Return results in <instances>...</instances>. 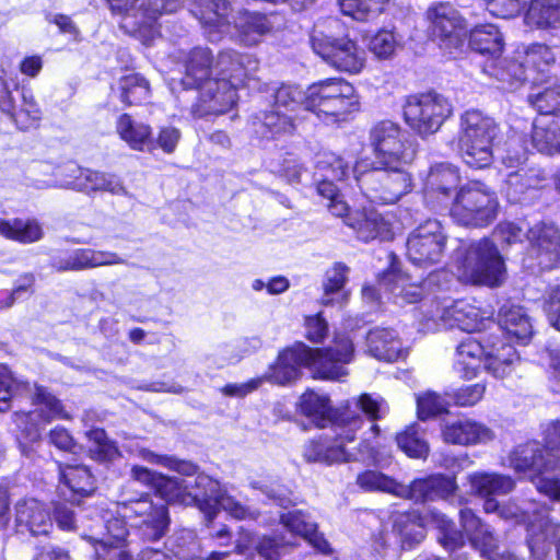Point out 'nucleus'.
<instances>
[{
    "instance_id": "f257e3e1",
    "label": "nucleus",
    "mask_w": 560,
    "mask_h": 560,
    "mask_svg": "<svg viewBox=\"0 0 560 560\" xmlns=\"http://www.w3.org/2000/svg\"><path fill=\"white\" fill-rule=\"evenodd\" d=\"M256 70L257 61L250 56L223 51L213 65L211 51L197 47L168 72L166 81L173 93L198 89V98L191 105L190 114L194 118H206L232 109L238 100L237 90Z\"/></svg>"
},
{
    "instance_id": "f03ea898",
    "label": "nucleus",
    "mask_w": 560,
    "mask_h": 560,
    "mask_svg": "<svg viewBox=\"0 0 560 560\" xmlns=\"http://www.w3.org/2000/svg\"><path fill=\"white\" fill-rule=\"evenodd\" d=\"M369 142L374 161H358L352 167L353 178L371 202L395 203L412 190L413 179L407 166L412 163L416 149L408 132L392 120L373 125Z\"/></svg>"
},
{
    "instance_id": "7ed1b4c3",
    "label": "nucleus",
    "mask_w": 560,
    "mask_h": 560,
    "mask_svg": "<svg viewBox=\"0 0 560 560\" xmlns=\"http://www.w3.org/2000/svg\"><path fill=\"white\" fill-rule=\"evenodd\" d=\"M354 353L352 340L347 335H336L334 345L327 349H311L296 343L282 351L273 365L261 377L279 385L295 381L302 366L308 368L315 378L339 381L347 375L345 364Z\"/></svg>"
},
{
    "instance_id": "20e7f679",
    "label": "nucleus",
    "mask_w": 560,
    "mask_h": 560,
    "mask_svg": "<svg viewBox=\"0 0 560 560\" xmlns=\"http://www.w3.org/2000/svg\"><path fill=\"white\" fill-rule=\"evenodd\" d=\"M273 100V106L288 115L303 107L326 124L345 120L359 107L354 88L341 79L319 81L305 92L296 85H281L275 90Z\"/></svg>"
},
{
    "instance_id": "39448f33",
    "label": "nucleus",
    "mask_w": 560,
    "mask_h": 560,
    "mask_svg": "<svg viewBox=\"0 0 560 560\" xmlns=\"http://www.w3.org/2000/svg\"><path fill=\"white\" fill-rule=\"evenodd\" d=\"M164 487L167 502L196 505L210 525L220 510L238 521H256L259 511L244 505L228 494L220 482L206 474H198L192 479L174 478L166 480Z\"/></svg>"
},
{
    "instance_id": "423d86ee",
    "label": "nucleus",
    "mask_w": 560,
    "mask_h": 560,
    "mask_svg": "<svg viewBox=\"0 0 560 560\" xmlns=\"http://www.w3.org/2000/svg\"><path fill=\"white\" fill-rule=\"evenodd\" d=\"M521 359L515 349L500 337H490L485 345L468 338L456 349L455 372L465 380L477 376L481 364L497 378L510 375Z\"/></svg>"
},
{
    "instance_id": "0eeeda50",
    "label": "nucleus",
    "mask_w": 560,
    "mask_h": 560,
    "mask_svg": "<svg viewBox=\"0 0 560 560\" xmlns=\"http://www.w3.org/2000/svg\"><path fill=\"white\" fill-rule=\"evenodd\" d=\"M229 3L225 0H195L192 13L200 24L210 33L231 34L233 31L243 35L257 33L265 35L279 32L283 19L279 14H261L258 12L240 11L233 16V25L229 21Z\"/></svg>"
},
{
    "instance_id": "6e6552de",
    "label": "nucleus",
    "mask_w": 560,
    "mask_h": 560,
    "mask_svg": "<svg viewBox=\"0 0 560 560\" xmlns=\"http://www.w3.org/2000/svg\"><path fill=\"white\" fill-rule=\"evenodd\" d=\"M494 235L509 245L526 236L529 242L528 257L524 261L527 268L537 266L544 270L560 262V232L553 224L538 223L525 233L520 223L502 222L495 228Z\"/></svg>"
},
{
    "instance_id": "1a4fd4ad",
    "label": "nucleus",
    "mask_w": 560,
    "mask_h": 560,
    "mask_svg": "<svg viewBox=\"0 0 560 560\" xmlns=\"http://www.w3.org/2000/svg\"><path fill=\"white\" fill-rule=\"evenodd\" d=\"M421 326L428 331L440 328H458L466 332L479 331L491 324L490 316L465 300L436 298L421 305Z\"/></svg>"
},
{
    "instance_id": "9d476101",
    "label": "nucleus",
    "mask_w": 560,
    "mask_h": 560,
    "mask_svg": "<svg viewBox=\"0 0 560 560\" xmlns=\"http://www.w3.org/2000/svg\"><path fill=\"white\" fill-rule=\"evenodd\" d=\"M495 121L479 110H467L460 117L458 149L464 162L474 168H485L493 162Z\"/></svg>"
},
{
    "instance_id": "9b49d317",
    "label": "nucleus",
    "mask_w": 560,
    "mask_h": 560,
    "mask_svg": "<svg viewBox=\"0 0 560 560\" xmlns=\"http://www.w3.org/2000/svg\"><path fill=\"white\" fill-rule=\"evenodd\" d=\"M456 275L465 283L499 287L505 279V266L495 245L483 238L458 255Z\"/></svg>"
},
{
    "instance_id": "f8f14e48",
    "label": "nucleus",
    "mask_w": 560,
    "mask_h": 560,
    "mask_svg": "<svg viewBox=\"0 0 560 560\" xmlns=\"http://www.w3.org/2000/svg\"><path fill=\"white\" fill-rule=\"evenodd\" d=\"M499 199L493 189L481 182H469L456 192L450 209L455 222L465 226L483 228L499 213Z\"/></svg>"
},
{
    "instance_id": "ddd939ff",
    "label": "nucleus",
    "mask_w": 560,
    "mask_h": 560,
    "mask_svg": "<svg viewBox=\"0 0 560 560\" xmlns=\"http://www.w3.org/2000/svg\"><path fill=\"white\" fill-rule=\"evenodd\" d=\"M34 410L15 412L14 422L20 430L19 444L24 456L33 458L39 444L40 432L55 418L69 419L63 407L55 396L44 387L34 385Z\"/></svg>"
},
{
    "instance_id": "4468645a",
    "label": "nucleus",
    "mask_w": 560,
    "mask_h": 560,
    "mask_svg": "<svg viewBox=\"0 0 560 560\" xmlns=\"http://www.w3.org/2000/svg\"><path fill=\"white\" fill-rule=\"evenodd\" d=\"M515 472L526 475L537 490L550 499L560 501V480L550 475L556 459L550 458L538 442H528L515 447L508 457Z\"/></svg>"
},
{
    "instance_id": "2eb2a0df",
    "label": "nucleus",
    "mask_w": 560,
    "mask_h": 560,
    "mask_svg": "<svg viewBox=\"0 0 560 560\" xmlns=\"http://www.w3.org/2000/svg\"><path fill=\"white\" fill-rule=\"evenodd\" d=\"M300 410L317 428H330L340 440L353 441L363 423L362 418L354 411L349 408L332 409L327 396L313 390L301 396Z\"/></svg>"
},
{
    "instance_id": "dca6fc26",
    "label": "nucleus",
    "mask_w": 560,
    "mask_h": 560,
    "mask_svg": "<svg viewBox=\"0 0 560 560\" xmlns=\"http://www.w3.org/2000/svg\"><path fill=\"white\" fill-rule=\"evenodd\" d=\"M128 517H122L117 512V503L114 511H106L101 520L91 526V534H82L94 549L95 560H130V556L124 549L129 534Z\"/></svg>"
},
{
    "instance_id": "f3484780",
    "label": "nucleus",
    "mask_w": 560,
    "mask_h": 560,
    "mask_svg": "<svg viewBox=\"0 0 560 560\" xmlns=\"http://www.w3.org/2000/svg\"><path fill=\"white\" fill-rule=\"evenodd\" d=\"M347 442L345 439H337L334 432V438L312 440L306 443L303 456L308 463H323L327 465L357 460L381 468L389 466L390 456L381 455L366 441L360 444L357 452H348L343 445Z\"/></svg>"
},
{
    "instance_id": "a211bd4d",
    "label": "nucleus",
    "mask_w": 560,
    "mask_h": 560,
    "mask_svg": "<svg viewBox=\"0 0 560 560\" xmlns=\"http://www.w3.org/2000/svg\"><path fill=\"white\" fill-rule=\"evenodd\" d=\"M117 512L128 517L129 526L138 528L148 540L162 538L170 525L166 505L160 501L154 502L148 494L117 502Z\"/></svg>"
},
{
    "instance_id": "6ab92c4d",
    "label": "nucleus",
    "mask_w": 560,
    "mask_h": 560,
    "mask_svg": "<svg viewBox=\"0 0 560 560\" xmlns=\"http://www.w3.org/2000/svg\"><path fill=\"white\" fill-rule=\"evenodd\" d=\"M452 112L447 98L433 92L409 96L404 106L407 125L421 137L435 133Z\"/></svg>"
},
{
    "instance_id": "aec40b11",
    "label": "nucleus",
    "mask_w": 560,
    "mask_h": 560,
    "mask_svg": "<svg viewBox=\"0 0 560 560\" xmlns=\"http://www.w3.org/2000/svg\"><path fill=\"white\" fill-rule=\"evenodd\" d=\"M55 180L49 186L73 189L82 192L107 191L113 195L127 196L128 191L121 179L110 173L82 168L69 163L56 170Z\"/></svg>"
},
{
    "instance_id": "412c9836",
    "label": "nucleus",
    "mask_w": 560,
    "mask_h": 560,
    "mask_svg": "<svg viewBox=\"0 0 560 560\" xmlns=\"http://www.w3.org/2000/svg\"><path fill=\"white\" fill-rule=\"evenodd\" d=\"M446 234L440 221L427 220L408 235L406 256L416 266L429 267L441 261L445 247Z\"/></svg>"
},
{
    "instance_id": "4be33fe9",
    "label": "nucleus",
    "mask_w": 560,
    "mask_h": 560,
    "mask_svg": "<svg viewBox=\"0 0 560 560\" xmlns=\"http://www.w3.org/2000/svg\"><path fill=\"white\" fill-rule=\"evenodd\" d=\"M312 48L338 70L357 73L364 63V50L350 37H312Z\"/></svg>"
},
{
    "instance_id": "5701e85b",
    "label": "nucleus",
    "mask_w": 560,
    "mask_h": 560,
    "mask_svg": "<svg viewBox=\"0 0 560 560\" xmlns=\"http://www.w3.org/2000/svg\"><path fill=\"white\" fill-rule=\"evenodd\" d=\"M527 546L534 560H548L556 546L557 560H560V522L540 513L528 524Z\"/></svg>"
},
{
    "instance_id": "b1692460",
    "label": "nucleus",
    "mask_w": 560,
    "mask_h": 560,
    "mask_svg": "<svg viewBox=\"0 0 560 560\" xmlns=\"http://www.w3.org/2000/svg\"><path fill=\"white\" fill-rule=\"evenodd\" d=\"M459 522L470 546L482 557L490 558L500 542L493 528L468 508L459 511Z\"/></svg>"
},
{
    "instance_id": "393cba45",
    "label": "nucleus",
    "mask_w": 560,
    "mask_h": 560,
    "mask_svg": "<svg viewBox=\"0 0 560 560\" xmlns=\"http://www.w3.org/2000/svg\"><path fill=\"white\" fill-rule=\"evenodd\" d=\"M453 478L444 475H431L427 478L415 479L410 485L400 483L398 498L410 499L416 502L443 499L455 490Z\"/></svg>"
},
{
    "instance_id": "a878e982",
    "label": "nucleus",
    "mask_w": 560,
    "mask_h": 560,
    "mask_svg": "<svg viewBox=\"0 0 560 560\" xmlns=\"http://www.w3.org/2000/svg\"><path fill=\"white\" fill-rule=\"evenodd\" d=\"M319 175L317 191L329 201L340 196L334 179L342 180L349 175V165L345 160L332 152H323L316 158V173Z\"/></svg>"
},
{
    "instance_id": "bb28decb",
    "label": "nucleus",
    "mask_w": 560,
    "mask_h": 560,
    "mask_svg": "<svg viewBox=\"0 0 560 560\" xmlns=\"http://www.w3.org/2000/svg\"><path fill=\"white\" fill-rule=\"evenodd\" d=\"M442 435L446 443L458 445L483 444L494 439L490 428L468 418L446 422L442 429Z\"/></svg>"
},
{
    "instance_id": "cd10ccee",
    "label": "nucleus",
    "mask_w": 560,
    "mask_h": 560,
    "mask_svg": "<svg viewBox=\"0 0 560 560\" xmlns=\"http://www.w3.org/2000/svg\"><path fill=\"white\" fill-rule=\"evenodd\" d=\"M59 491L67 501L75 502L79 497H88L95 490V479L84 465L58 464Z\"/></svg>"
},
{
    "instance_id": "c85d7f7f",
    "label": "nucleus",
    "mask_w": 560,
    "mask_h": 560,
    "mask_svg": "<svg viewBox=\"0 0 560 560\" xmlns=\"http://www.w3.org/2000/svg\"><path fill=\"white\" fill-rule=\"evenodd\" d=\"M425 21L431 35H459L467 28L466 20L447 2L430 5L425 12Z\"/></svg>"
},
{
    "instance_id": "c756f323",
    "label": "nucleus",
    "mask_w": 560,
    "mask_h": 560,
    "mask_svg": "<svg viewBox=\"0 0 560 560\" xmlns=\"http://www.w3.org/2000/svg\"><path fill=\"white\" fill-rule=\"evenodd\" d=\"M280 523L291 534L308 541L317 551L324 555L330 553L329 542L317 532V524L310 514L301 510L290 511L281 514Z\"/></svg>"
},
{
    "instance_id": "7c9ffc66",
    "label": "nucleus",
    "mask_w": 560,
    "mask_h": 560,
    "mask_svg": "<svg viewBox=\"0 0 560 560\" xmlns=\"http://www.w3.org/2000/svg\"><path fill=\"white\" fill-rule=\"evenodd\" d=\"M15 522L20 530H27L34 536L47 535L52 522L45 506L35 499L20 501L15 506Z\"/></svg>"
},
{
    "instance_id": "2f4dec72",
    "label": "nucleus",
    "mask_w": 560,
    "mask_h": 560,
    "mask_svg": "<svg viewBox=\"0 0 560 560\" xmlns=\"http://www.w3.org/2000/svg\"><path fill=\"white\" fill-rule=\"evenodd\" d=\"M460 176L458 168L450 163H438L430 167L424 179V197L427 200H441L450 196L457 187Z\"/></svg>"
},
{
    "instance_id": "473e14b6",
    "label": "nucleus",
    "mask_w": 560,
    "mask_h": 560,
    "mask_svg": "<svg viewBox=\"0 0 560 560\" xmlns=\"http://www.w3.org/2000/svg\"><path fill=\"white\" fill-rule=\"evenodd\" d=\"M487 71L500 83L499 88L505 91H514L529 81V74L517 50L513 57L488 65Z\"/></svg>"
},
{
    "instance_id": "72a5a7b5",
    "label": "nucleus",
    "mask_w": 560,
    "mask_h": 560,
    "mask_svg": "<svg viewBox=\"0 0 560 560\" xmlns=\"http://www.w3.org/2000/svg\"><path fill=\"white\" fill-rule=\"evenodd\" d=\"M517 51L534 85L549 82L551 77L548 75V70L555 61V55L546 45L534 44Z\"/></svg>"
},
{
    "instance_id": "f704fd0d",
    "label": "nucleus",
    "mask_w": 560,
    "mask_h": 560,
    "mask_svg": "<svg viewBox=\"0 0 560 560\" xmlns=\"http://www.w3.org/2000/svg\"><path fill=\"white\" fill-rule=\"evenodd\" d=\"M499 324L509 336L522 345L528 343L534 334L530 317L518 305H503L499 313Z\"/></svg>"
},
{
    "instance_id": "c9c22d12",
    "label": "nucleus",
    "mask_w": 560,
    "mask_h": 560,
    "mask_svg": "<svg viewBox=\"0 0 560 560\" xmlns=\"http://www.w3.org/2000/svg\"><path fill=\"white\" fill-rule=\"evenodd\" d=\"M368 350L378 360L395 361L402 354V342L393 329L376 327L366 336Z\"/></svg>"
},
{
    "instance_id": "e433bc0d",
    "label": "nucleus",
    "mask_w": 560,
    "mask_h": 560,
    "mask_svg": "<svg viewBox=\"0 0 560 560\" xmlns=\"http://www.w3.org/2000/svg\"><path fill=\"white\" fill-rule=\"evenodd\" d=\"M530 30H556L560 26V0H532L524 18Z\"/></svg>"
},
{
    "instance_id": "4c0bfd02",
    "label": "nucleus",
    "mask_w": 560,
    "mask_h": 560,
    "mask_svg": "<svg viewBox=\"0 0 560 560\" xmlns=\"http://www.w3.org/2000/svg\"><path fill=\"white\" fill-rule=\"evenodd\" d=\"M349 268L342 262L334 264L325 273L320 303L325 306L343 305L349 293L345 290Z\"/></svg>"
},
{
    "instance_id": "58836bf2",
    "label": "nucleus",
    "mask_w": 560,
    "mask_h": 560,
    "mask_svg": "<svg viewBox=\"0 0 560 560\" xmlns=\"http://www.w3.org/2000/svg\"><path fill=\"white\" fill-rule=\"evenodd\" d=\"M471 491L480 497L504 495L514 487V480L504 475L494 472H475L468 476Z\"/></svg>"
},
{
    "instance_id": "ea45409f",
    "label": "nucleus",
    "mask_w": 560,
    "mask_h": 560,
    "mask_svg": "<svg viewBox=\"0 0 560 560\" xmlns=\"http://www.w3.org/2000/svg\"><path fill=\"white\" fill-rule=\"evenodd\" d=\"M0 235L22 244H31L42 240L44 233L40 224L34 219L0 218Z\"/></svg>"
},
{
    "instance_id": "a19ab883",
    "label": "nucleus",
    "mask_w": 560,
    "mask_h": 560,
    "mask_svg": "<svg viewBox=\"0 0 560 560\" xmlns=\"http://www.w3.org/2000/svg\"><path fill=\"white\" fill-rule=\"evenodd\" d=\"M294 117L273 107L255 117L253 121L255 132L262 138H275L283 133H290L294 129Z\"/></svg>"
},
{
    "instance_id": "79ce46f5",
    "label": "nucleus",
    "mask_w": 560,
    "mask_h": 560,
    "mask_svg": "<svg viewBox=\"0 0 560 560\" xmlns=\"http://www.w3.org/2000/svg\"><path fill=\"white\" fill-rule=\"evenodd\" d=\"M394 533L398 536L402 549H411L425 537L423 516L417 513L398 515L394 521Z\"/></svg>"
},
{
    "instance_id": "37998d69",
    "label": "nucleus",
    "mask_w": 560,
    "mask_h": 560,
    "mask_svg": "<svg viewBox=\"0 0 560 560\" xmlns=\"http://www.w3.org/2000/svg\"><path fill=\"white\" fill-rule=\"evenodd\" d=\"M116 131L120 139L133 150L142 151L145 144L151 142V127L144 122L133 120L128 114L118 117Z\"/></svg>"
},
{
    "instance_id": "c03bdc74",
    "label": "nucleus",
    "mask_w": 560,
    "mask_h": 560,
    "mask_svg": "<svg viewBox=\"0 0 560 560\" xmlns=\"http://www.w3.org/2000/svg\"><path fill=\"white\" fill-rule=\"evenodd\" d=\"M180 7V0H145L135 14L138 28L133 33L143 34L151 30L163 13L175 12Z\"/></svg>"
},
{
    "instance_id": "a18cd8bd",
    "label": "nucleus",
    "mask_w": 560,
    "mask_h": 560,
    "mask_svg": "<svg viewBox=\"0 0 560 560\" xmlns=\"http://www.w3.org/2000/svg\"><path fill=\"white\" fill-rule=\"evenodd\" d=\"M425 525H432L441 532L439 541L448 550L464 545V536L455 528L454 523L443 513L430 510L423 516Z\"/></svg>"
},
{
    "instance_id": "49530a36",
    "label": "nucleus",
    "mask_w": 560,
    "mask_h": 560,
    "mask_svg": "<svg viewBox=\"0 0 560 560\" xmlns=\"http://www.w3.org/2000/svg\"><path fill=\"white\" fill-rule=\"evenodd\" d=\"M381 285L390 291L395 299H400L401 302L416 303L422 299V287L409 282V278L404 275L388 272L382 279Z\"/></svg>"
},
{
    "instance_id": "de8ad7c7",
    "label": "nucleus",
    "mask_w": 560,
    "mask_h": 560,
    "mask_svg": "<svg viewBox=\"0 0 560 560\" xmlns=\"http://www.w3.org/2000/svg\"><path fill=\"white\" fill-rule=\"evenodd\" d=\"M358 237L364 242L380 238L389 240L393 236L390 224L376 211H368L358 222Z\"/></svg>"
},
{
    "instance_id": "09e8293b",
    "label": "nucleus",
    "mask_w": 560,
    "mask_h": 560,
    "mask_svg": "<svg viewBox=\"0 0 560 560\" xmlns=\"http://www.w3.org/2000/svg\"><path fill=\"white\" fill-rule=\"evenodd\" d=\"M20 95V104L15 102L13 113H8V115H10L18 127L25 129L40 118V108L30 89L23 86Z\"/></svg>"
},
{
    "instance_id": "8fccbe9b",
    "label": "nucleus",
    "mask_w": 560,
    "mask_h": 560,
    "mask_svg": "<svg viewBox=\"0 0 560 560\" xmlns=\"http://www.w3.org/2000/svg\"><path fill=\"white\" fill-rule=\"evenodd\" d=\"M548 86L532 93L528 101L535 107L540 116H553L560 109V85L552 81L546 82Z\"/></svg>"
},
{
    "instance_id": "3c124183",
    "label": "nucleus",
    "mask_w": 560,
    "mask_h": 560,
    "mask_svg": "<svg viewBox=\"0 0 560 560\" xmlns=\"http://www.w3.org/2000/svg\"><path fill=\"white\" fill-rule=\"evenodd\" d=\"M357 485L366 492H386L398 497L399 486L394 478L380 470L368 469L357 476Z\"/></svg>"
},
{
    "instance_id": "603ef678",
    "label": "nucleus",
    "mask_w": 560,
    "mask_h": 560,
    "mask_svg": "<svg viewBox=\"0 0 560 560\" xmlns=\"http://www.w3.org/2000/svg\"><path fill=\"white\" fill-rule=\"evenodd\" d=\"M120 98L127 105H138L148 100L149 82L138 73H129L119 81Z\"/></svg>"
},
{
    "instance_id": "864d4df0",
    "label": "nucleus",
    "mask_w": 560,
    "mask_h": 560,
    "mask_svg": "<svg viewBox=\"0 0 560 560\" xmlns=\"http://www.w3.org/2000/svg\"><path fill=\"white\" fill-rule=\"evenodd\" d=\"M550 515L549 510L536 502H530L526 508H520L514 502L503 503L500 509V517L515 523L526 524V540L528 539V524L537 518L539 514Z\"/></svg>"
},
{
    "instance_id": "5fc2aeb1",
    "label": "nucleus",
    "mask_w": 560,
    "mask_h": 560,
    "mask_svg": "<svg viewBox=\"0 0 560 560\" xmlns=\"http://www.w3.org/2000/svg\"><path fill=\"white\" fill-rule=\"evenodd\" d=\"M388 0H340V10L355 21L364 22L384 10Z\"/></svg>"
},
{
    "instance_id": "6e6d98bb",
    "label": "nucleus",
    "mask_w": 560,
    "mask_h": 560,
    "mask_svg": "<svg viewBox=\"0 0 560 560\" xmlns=\"http://www.w3.org/2000/svg\"><path fill=\"white\" fill-rule=\"evenodd\" d=\"M398 447L411 458H425L429 454V444L423 433L416 425L408 427L396 436Z\"/></svg>"
},
{
    "instance_id": "4d7b16f0",
    "label": "nucleus",
    "mask_w": 560,
    "mask_h": 560,
    "mask_svg": "<svg viewBox=\"0 0 560 560\" xmlns=\"http://www.w3.org/2000/svg\"><path fill=\"white\" fill-rule=\"evenodd\" d=\"M540 177L534 170L520 168L508 174L506 194L510 200L517 202L521 196L530 188L538 186Z\"/></svg>"
},
{
    "instance_id": "13d9d810",
    "label": "nucleus",
    "mask_w": 560,
    "mask_h": 560,
    "mask_svg": "<svg viewBox=\"0 0 560 560\" xmlns=\"http://www.w3.org/2000/svg\"><path fill=\"white\" fill-rule=\"evenodd\" d=\"M51 267L60 272L90 269L88 248H78L54 256Z\"/></svg>"
},
{
    "instance_id": "bf43d9fd",
    "label": "nucleus",
    "mask_w": 560,
    "mask_h": 560,
    "mask_svg": "<svg viewBox=\"0 0 560 560\" xmlns=\"http://www.w3.org/2000/svg\"><path fill=\"white\" fill-rule=\"evenodd\" d=\"M293 542L284 537L260 536L255 542V553L264 560H280Z\"/></svg>"
},
{
    "instance_id": "052dcab7",
    "label": "nucleus",
    "mask_w": 560,
    "mask_h": 560,
    "mask_svg": "<svg viewBox=\"0 0 560 560\" xmlns=\"http://www.w3.org/2000/svg\"><path fill=\"white\" fill-rule=\"evenodd\" d=\"M139 455L142 459H144L151 464L164 466V467L173 469L182 475H185L188 477L187 479H192L191 478L192 475H195L197 471V467L190 462L178 460L174 457L158 455L149 450H144V448L141 450L139 452Z\"/></svg>"
},
{
    "instance_id": "680f3d73",
    "label": "nucleus",
    "mask_w": 560,
    "mask_h": 560,
    "mask_svg": "<svg viewBox=\"0 0 560 560\" xmlns=\"http://www.w3.org/2000/svg\"><path fill=\"white\" fill-rule=\"evenodd\" d=\"M417 410L421 420L446 411V402L436 393L428 392L417 397Z\"/></svg>"
},
{
    "instance_id": "e2e57ef3",
    "label": "nucleus",
    "mask_w": 560,
    "mask_h": 560,
    "mask_svg": "<svg viewBox=\"0 0 560 560\" xmlns=\"http://www.w3.org/2000/svg\"><path fill=\"white\" fill-rule=\"evenodd\" d=\"M544 312L550 325L560 331V284L549 285L546 290Z\"/></svg>"
},
{
    "instance_id": "0e129e2a",
    "label": "nucleus",
    "mask_w": 560,
    "mask_h": 560,
    "mask_svg": "<svg viewBox=\"0 0 560 560\" xmlns=\"http://www.w3.org/2000/svg\"><path fill=\"white\" fill-rule=\"evenodd\" d=\"M355 407L361 409L371 420L381 419L388 411V406L382 397H373L370 394H362L355 401Z\"/></svg>"
},
{
    "instance_id": "69168bd1",
    "label": "nucleus",
    "mask_w": 560,
    "mask_h": 560,
    "mask_svg": "<svg viewBox=\"0 0 560 560\" xmlns=\"http://www.w3.org/2000/svg\"><path fill=\"white\" fill-rule=\"evenodd\" d=\"M545 452L560 465V420L553 421L544 429Z\"/></svg>"
},
{
    "instance_id": "338daca9",
    "label": "nucleus",
    "mask_w": 560,
    "mask_h": 560,
    "mask_svg": "<svg viewBox=\"0 0 560 560\" xmlns=\"http://www.w3.org/2000/svg\"><path fill=\"white\" fill-rule=\"evenodd\" d=\"M249 486L255 490H259L269 500L273 501L276 504L280 506H287L290 503L288 490L283 486L276 483H267L261 480H252L249 482Z\"/></svg>"
},
{
    "instance_id": "774afa93",
    "label": "nucleus",
    "mask_w": 560,
    "mask_h": 560,
    "mask_svg": "<svg viewBox=\"0 0 560 560\" xmlns=\"http://www.w3.org/2000/svg\"><path fill=\"white\" fill-rule=\"evenodd\" d=\"M369 50L380 59L389 58L396 50L395 37H361Z\"/></svg>"
}]
</instances>
